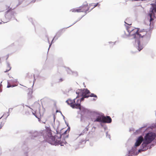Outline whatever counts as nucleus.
Returning <instances> with one entry per match:
<instances>
[{
	"label": "nucleus",
	"mask_w": 156,
	"mask_h": 156,
	"mask_svg": "<svg viewBox=\"0 0 156 156\" xmlns=\"http://www.w3.org/2000/svg\"><path fill=\"white\" fill-rule=\"evenodd\" d=\"M147 2L152 5L147 15L150 17V24L153 23V21L156 18V0H147Z\"/></svg>",
	"instance_id": "1"
},
{
	"label": "nucleus",
	"mask_w": 156,
	"mask_h": 156,
	"mask_svg": "<svg viewBox=\"0 0 156 156\" xmlns=\"http://www.w3.org/2000/svg\"><path fill=\"white\" fill-rule=\"evenodd\" d=\"M79 96H77L76 98L73 100L68 99L66 101V102L73 108L81 109V100L77 98Z\"/></svg>",
	"instance_id": "2"
},
{
	"label": "nucleus",
	"mask_w": 156,
	"mask_h": 156,
	"mask_svg": "<svg viewBox=\"0 0 156 156\" xmlns=\"http://www.w3.org/2000/svg\"><path fill=\"white\" fill-rule=\"evenodd\" d=\"M151 31L150 27L148 29L140 30L139 31L138 38L141 37L144 39H149L151 37Z\"/></svg>",
	"instance_id": "3"
},
{
	"label": "nucleus",
	"mask_w": 156,
	"mask_h": 156,
	"mask_svg": "<svg viewBox=\"0 0 156 156\" xmlns=\"http://www.w3.org/2000/svg\"><path fill=\"white\" fill-rule=\"evenodd\" d=\"M89 10L88 4L86 2L81 6L78 8L72 9L70 11L73 12H87Z\"/></svg>",
	"instance_id": "4"
},
{
	"label": "nucleus",
	"mask_w": 156,
	"mask_h": 156,
	"mask_svg": "<svg viewBox=\"0 0 156 156\" xmlns=\"http://www.w3.org/2000/svg\"><path fill=\"white\" fill-rule=\"evenodd\" d=\"M156 137L154 133H147L144 137V140L147 142V143H150L153 141Z\"/></svg>",
	"instance_id": "5"
},
{
	"label": "nucleus",
	"mask_w": 156,
	"mask_h": 156,
	"mask_svg": "<svg viewBox=\"0 0 156 156\" xmlns=\"http://www.w3.org/2000/svg\"><path fill=\"white\" fill-rule=\"evenodd\" d=\"M61 135L60 134H57L55 135V144H61V146H63V144H65L66 142L64 139V141H61Z\"/></svg>",
	"instance_id": "6"
},
{
	"label": "nucleus",
	"mask_w": 156,
	"mask_h": 156,
	"mask_svg": "<svg viewBox=\"0 0 156 156\" xmlns=\"http://www.w3.org/2000/svg\"><path fill=\"white\" fill-rule=\"evenodd\" d=\"M77 94H78V96H80L81 95L83 97H84L85 98H87L89 97V94H90V91L88 90L84 89L81 91V92H79L77 91L76 92Z\"/></svg>",
	"instance_id": "7"
},
{
	"label": "nucleus",
	"mask_w": 156,
	"mask_h": 156,
	"mask_svg": "<svg viewBox=\"0 0 156 156\" xmlns=\"http://www.w3.org/2000/svg\"><path fill=\"white\" fill-rule=\"evenodd\" d=\"M48 133L50 136H48V139L47 141L51 144H55V135L54 136H51L52 133L51 130H49Z\"/></svg>",
	"instance_id": "8"
},
{
	"label": "nucleus",
	"mask_w": 156,
	"mask_h": 156,
	"mask_svg": "<svg viewBox=\"0 0 156 156\" xmlns=\"http://www.w3.org/2000/svg\"><path fill=\"white\" fill-rule=\"evenodd\" d=\"M138 30L137 28H135L130 33L129 36H133L134 38H138Z\"/></svg>",
	"instance_id": "9"
},
{
	"label": "nucleus",
	"mask_w": 156,
	"mask_h": 156,
	"mask_svg": "<svg viewBox=\"0 0 156 156\" xmlns=\"http://www.w3.org/2000/svg\"><path fill=\"white\" fill-rule=\"evenodd\" d=\"M102 120L103 123H110L112 121V119L109 116H103Z\"/></svg>",
	"instance_id": "10"
},
{
	"label": "nucleus",
	"mask_w": 156,
	"mask_h": 156,
	"mask_svg": "<svg viewBox=\"0 0 156 156\" xmlns=\"http://www.w3.org/2000/svg\"><path fill=\"white\" fill-rule=\"evenodd\" d=\"M143 140V138L142 136H139L135 144V146L136 147L139 146Z\"/></svg>",
	"instance_id": "11"
},
{
	"label": "nucleus",
	"mask_w": 156,
	"mask_h": 156,
	"mask_svg": "<svg viewBox=\"0 0 156 156\" xmlns=\"http://www.w3.org/2000/svg\"><path fill=\"white\" fill-rule=\"evenodd\" d=\"M134 29L135 28L134 27L131 26H128L126 27V30L128 32V35H129L131 32H132Z\"/></svg>",
	"instance_id": "12"
},
{
	"label": "nucleus",
	"mask_w": 156,
	"mask_h": 156,
	"mask_svg": "<svg viewBox=\"0 0 156 156\" xmlns=\"http://www.w3.org/2000/svg\"><path fill=\"white\" fill-rule=\"evenodd\" d=\"M149 144V143H147V142L144 140L141 145L143 147L142 148L144 149V150H146L147 149V144Z\"/></svg>",
	"instance_id": "13"
},
{
	"label": "nucleus",
	"mask_w": 156,
	"mask_h": 156,
	"mask_svg": "<svg viewBox=\"0 0 156 156\" xmlns=\"http://www.w3.org/2000/svg\"><path fill=\"white\" fill-rule=\"evenodd\" d=\"M98 3L96 4L91 3L89 5H88V7H89V10L90 9L91 10L93 9V8L96 7L98 5Z\"/></svg>",
	"instance_id": "14"
},
{
	"label": "nucleus",
	"mask_w": 156,
	"mask_h": 156,
	"mask_svg": "<svg viewBox=\"0 0 156 156\" xmlns=\"http://www.w3.org/2000/svg\"><path fill=\"white\" fill-rule=\"evenodd\" d=\"M33 91L32 90H30L27 93V98L28 99H30L33 97Z\"/></svg>",
	"instance_id": "15"
},
{
	"label": "nucleus",
	"mask_w": 156,
	"mask_h": 156,
	"mask_svg": "<svg viewBox=\"0 0 156 156\" xmlns=\"http://www.w3.org/2000/svg\"><path fill=\"white\" fill-rule=\"evenodd\" d=\"M103 115L98 116L95 120L94 121V122H103Z\"/></svg>",
	"instance_id": "16"
},
{
	"label": "nucleus",
	"mask_w": 156,
	"mask_h": 156,
	"mask_svg": "<svg viewBox=\"0 0 156 156\" xmlns=\"http://www.w3.org/2000/svg\"><path fill=\"white\" fill-rule=\"evenodd\" d=\"M89 125H88L83 130L82 132V134H83L84 133H87L89 130Z\"/></svg>",
	"instance_id": "17"
},
{
	"label": "nucleus",
	"mask_w": 156,
	"mask_h": 156,
	"mask_svg": "<svg viewBox=\"0 0 156 156\" xmlns=\"http://www.w3.org/2000/svg\"><path fill=\"white\" fill-rule=\"evenodd\" d=\"M34 114V115H35V116H36V117L37 118H38V121H39V122H40L41 121V119H40V118L41 117H42L43 116V113H42V114H41L40 112H39V114H40V118L37 115V114Z\"/></svg>",
	"instance_id": "18"
},
{
	"label": "nucleus",
	"mask_w": 156,
	"mask_h": 156,
	"mask_svg": "<svg viewBox=\"0 0 156 156\" xmlns=\"http://www.w3.org/2000/svg\"><path fill=\"white\" fill-rule=\"evenodd\" d=\"M89 97H94L95 98L94 99V100H96L97 98V97L96 95L94 94L91 93L90 94H89Z\"/></svg>",
	"instance_id": "19"
},
{
	"label": "nucleus",
	"mask_w": 156,
	"mask_h": 156,
	"mask_svg": "<svg viewBox=\"0 0 156 156\" xmlns=\"http://www.w3.org/2000/svg\"><path fill=\"white\" fill-rule=\"evenodd\" d=\"M7 69L4 71L5 73L8 72L11 69V67H10L9 65H8L7 66Z\"/></svg>",
	"instance_id": "20"
},
{
	"label": "nucleus",
	"mask_w": 156,
	"mask_h": 156,
	"mask_svg": "<svg viewBox=\"0 0 156 156\" xmlns=\"http://www.w3.org/2000/svg\"><path fill=\"white\" fill-rule=\"evenodd\" d=\"M32 77V75H31V76H30V74L29 73H28L26 74V78H30Z\"/></svg>",
	"instance_id": "21"
},
{
	"label": "nucleus",
	"mask_w": 156,
	"mask_h": 156,
	"mask_svg": "<svg viewBox=\"0 0 156 156\" xmlns=\"http://www.w3.org/2000/svg\"><path fill=\"white\" fill-rule=\"evenodd\" d=\"M142 49H143V47H142V46H140L139 44L138 50H139V51H140Z\"/></svg>",
	"instance_id": "22"
},
{
	"label": "nucleus",
	"mask_w": 156,
	"mask_h": 156,
	"mask_svg": "<svg viewBox=\"0 0 156 156\" xmlns=\"http://www.w3.org/2000/svg\"><path fill=\"white\" fill-rule=\"evenodd\" d=\"M127 20H126V21L125 22V23H126L127 24H128V25H131V24H132L130 22V23H127Z\"/></svg>",
	"instance_id": "23"
},
{
	"label": "nucleus",
	"mask_w": 156,
	"mask_h": 156,
	"mask_svg": "<svg viewBox=\"0 0 156 156\" xmlns=\"http://www.w3.org/2000/svg\"><path fill=\"white\" fill-rule=\"evenodd\" d=\"M8 9L7 11V12H9L10 11L12 10L11 8H10L9 7L8 8V9Z\"/></svg>",
	"instance_id": "24"
},
{
	"label": "nucleus",
	"mask_w": 156,
	"mask_h": 156,
	"mask_svg": "<svg viewBox=\"0 0 156 156\" xmlns=\"http://www.w3.org/2000/svg\"><path fill=\"white\" fill-rule=\"evenodd\" d=\"M85 98L84 97H83L81 99H79L80 100H81V101H83L84 100V98Z\"/></svg>",
	"instance_id": "25"
},
{
	"label": "nucleus",
	"mask_w": 156,
	"mask_h": 156,
	"mask_svg": "<svg viewBox=\"0 0 156 156\" xmlns=\"http://www.w3.org/2000/svg\"><path fill=\"white\" fill-rule=\"evenodd\" d=\"M63 80L62 78H61L59 80V82H61L63 81Z\"/></svg>",
	"instance_id": "26"
},
{
	"label": "nucleus",
	"mask_w": 156,
	"mask_h": 156,
	"mask_svg": "<svg viewBox=\"0 0 156 156\" xmlns=\"http://www.w3.org/2000/svg\"><path fill=\"white\" fill-rule=\"evenodd\" d=\"M35 2V0H33L31 2V3H34Z\"/></svg>",
	"instance_id": "27"
},
{
	"label": "nucleus",
	"mask_w": 156,
	"mask_h": 156,
	"mask_svg": "<svg viewBox=\"0 0 156 156\" xmlns=\"http://www.w3.org/2000/svg\"><path fill=\"white\" fill-rule=\"evenodd\" d=\"M12 87V86H10V85L9 84H8V85H7V87L9 88V87Z\"/></svg>",
	"instance_id": "28"
},
{
	"label": "nucleus",
	"mask_w": 156,
	"mask_h": 156,
	"mask_svg": "<svg viewBox=\"0 0 156 156\" xmlns=\"http://www.w3.org/2000/svg\"><path fill=\"white\" fill-rule=\"evenodd\" d=\"M67 132V130L66 131L63 133V134L64 135H65V134H66V133Z\"/></svg>",
	"instance_id": "29"
}]
</instances>
